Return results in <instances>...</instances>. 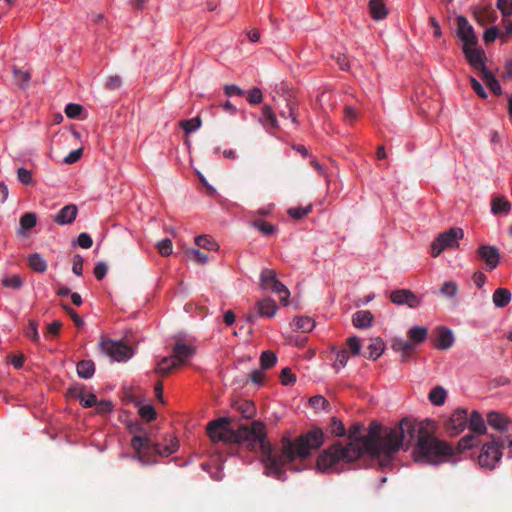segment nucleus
Here are the masks:
<instances>
[{
	"mask_svg": "<svg viewBox=\"0 0 512 512\" xmlns=\"http://www.w3.org/2000/svg\"><path fill=\"white\" fill-rule=\"evenodd\" d=\"M296 330L307 333L315 327V322L310 317H298L293 323Z\"/></svg>",
	"mask_w": 512,
	"mask_h": 512,
	"instance_id": "32",
	"label": "nucleus"
},
{
	"mask_svg": "<svg viewBox=\"0 0 512 512\" xmlns=\"http://www.w3.org/2000/svg\"><path fill=\"white\" fill-rule=\"evenodd\" d=\"M277 362V356L274 352L267 350L262 352L260 356V363L263 369L272 368Z\"/></svg>",
	"mask_w": 512,
	"mask_h": 512,
	"instance_id": "36",
	"label": "nucleus"
},
{
	"mask_svg": "<svg viewBox=\"0 0 512 512\" xmlns=\"http://www.w3.org/2000/svg\"><path fill=\"white\" fill-rule=\"evenodd\" d=\"M263 95L259 88L255 87L248 93L247 100L251 104H260L262 102Z\"/></svg>",
	"mask_w": 512,
	"mask_h": 512,
	"instance_id": "54",
	"label": "nucleus"
},
{
	"mask_svg": "<svg viewBox=\"0 0 512 512\" xmlns=\"http://www.w3.org/2000/svg\"><path fill=\"white\" fill-rule=\"evenodd\" d=\"M178 368L172 355L163 357L158 363L155 372L161 376H167L173 369Z\"/></svg>",
	"mask_w": 512,
	"mask_h": 512,
	"instance_id": "25",
	"label": "nucleus"
},
{
	"mask_svg": "<svg viewBox=\"0 0 512 512\" xmlns=\"http://www.w3.org/2000/svg\"><path fill=\"white\" fill-rule=\"evenodd\" d=\"M195 243L198 247L216 251L219 248V245L214 241V239L207 235H201L195 238Z\"/></svg>",
	"mask_w": 512,
	"mask_h": 512,
	"instance_id": "33",
	"label": "nucleus"
},
{
	"mask_svg": "<svg viewBox=\"0 0 512 512\" xmlns=\"http://www.w3.org/2000/svg\"><path fill=\"white\" fill-rule=\"evenodd\" d=\"M502 442L491 436V441L483 444L478 455V462L482 467L489 469L495 467L503 455V450L507 449V445H503Z\"/></svg>",
	"mask_w": 512,
	"mask_h": 512,
	"instance_id": "6",
	"label": "nucleus"
},
{
	"mask_svg": "<svg viewBox=\"0 0 512 512\" xmlns=\"http://www.w3.org/2000/svg\"><path fill=\"white\" fill-rule=\"evenodd\" d=\"M481 76L482 80L486 83L492 93L495 95H500L502 93V88L499 81L489 70L481 74Z\"/></svg>",
	"mask_w": 512,
	"mask_h": 512,
	"instance_id": "30",
	"label": "nucleus"
},
{
	"mask_svg": "<svg viewBox=\"0 0 512 512\" xmlns=\"http://www.w3.org/2000/svg\"><path fill=\"white\" fill-rule=\"evenodd\" d=\"M475 18L480 25L494 22L497 18L494 10L485 8L482 11L475 13Z\"/></svg>",
	"mask_w": 512,
	"mask_h": 512,
	"instance_id": "34",
	"label": "nucleus"
},
{
	"mask_svg": "<svg viewBox=\"0 0 512 512\" xmlns=\"http://www.w3.org/2000/svg\"><path fill=\"white\" fill-rule=\"evenodd\" d=\"M363 426L354 423L348 429V443L336 442L320 453L317 468L321 472H340L364 454L376 458L381 467H388L395 454L408 450L415 443L413 457L416 462L438 464L452 456L453 448L434 436V424L426 420L415 422L404 418L394 427H382L371 422L367 434L361 436Z\"/></svg>",
	"mask_w": 512,
	"mask_h": 512,
	"instance_id": "1",
	"label": "nucleus"
},
{
	"mask_svg": "<svg viewBox=\"0 0 512 512\" xmlns=\"http://www.w3.org/2000/svg\"><path fill=\"white\" fill-rule=\"evenodd\" d=\"M497 8L504 17L512 15V0H497Z\"/></svg>",
	"mask_w": 512,
	"mask_h": 512,
	"instance_id": "50",
	"label": "nucleus"
},
{
	"mask_svg": "<svg viewBox=\"0 0 512 512\" xmlns=\"http://www.w3.org/2000/svg\"><path fill=\"white\" fill-rule=\"evenodd\" d=\"M463 52L474 69L478 70L481 74L488 71L484 63L485 54L483 50L477 49L475 46H467L463 47Z\"/></svg>",
	"mask_w": 512,
	"mask_h": 512,
	"instance_id": "12",
	"label": "nucleus"
},
{
	"mask_svg": "<svg viewBox=\"0 0 512 512\" xmlns=\"http://www.w3.org/2000/svg\"><path fill=\"white\" fill-rule=\"evenodd\" d=\"M347 346L352 355H358L361 350L360 340L357 337H350L347 339Z\"/></svg>",
	"mask_w": 512,
	"mask_h": 512,
	"instance_id": "57",
	"label": "nucleus"
},
{
	"mask_svg": "<svg viewBox=\"0 0 512 512\" xmlns=\"http://www.w3.org/2000/svg\"><path fill=\"white\" fill-rule=\"evenodd\" d=\"M349 360V353L346 349H342L337 351L336 359L333 364V367L338 370L341 367H345Z\"/></svg>",
	"mask_w": 512,
	"mask_h": 512,
	"instance_id": "45",
	"label": "nucleus"
},
{
	"mask_svg": "<svg viewBox=\"0 0 512 512\" xmlns=\"http://www.w3.org/2000/svg\"><path fill=\"white\" fill-rule=\"evenodd\" d=\"M14 79L21 88H25L31 79L30 74L27 71H22L17 68H14Z\"/></svg>",
	"mask_w": 512,
	"mask_h": 512,
	"instance_id": "40",
	"label": "nucleus"
},
{
	"mask_svg": "<svg viewBox=\"0 0 512 512\" xmlns=\"http://www.w3.org/2000/svg\"><path fill=\"white\" fill-rule=\"evenodd\" d=\"M262 115H263V119L266 120L269 123L271 128H273V129H278L279 128L277 118H276V116H275V114L272 111V108L270 106L265 105L263 107Z\"/></svg>",
	"mask_w": 512,
	"mask_h": 512,
	"instance_id": "41",
	"label": "nucleus"
},
{
	"mask_svg": "<svg viewBox=\"0 0 512 512\" xmlns=\"http://www.w3.org/2000/svg\"><path fill=\"white\" fill-rule=\"evenodd\" d=\"M2 284L3 286L8 288L19 289L22 286L23 282L18 275H12L4 278L2 280Z\"/></svg>",
	"mask_w": 512,
	"mask_h": 512,
	"instance_id": "49",
	"label": "nucleus"
},
{
	"mask_svg": "<svg viewBox=\"0 0 512 512\" xmlns=\"http://www.w3.org/2000/svg\"><path fill=\"white\" fill-rule=\"evenodd\" d=\"M253 225L266 236L272 235L276 230L274 225L264 220H255Z\"/></svg>",
	"mask_w": 512,
	"mask_h": 512,
	"instance_id": "43",
	"label": "nucleus"
},
{
	"mask_svg": "<svg viewBox=\"0 0 512 512\" xmlns=\"http://www.w3.org/2000/svg\"><path fill=\"white\" fill-rule=\"evenodd\" d=\"M368 358L372 360L378 359L384 352V343L380 338H375L368 346Z\"/></svg>",
	"mask_w": 512,
	"mask_h": 512,
	"instance_id": "29",
	"label": "nucleus"
},
{
	"mask_svg": "<svg viewBox=\"0 0 512 512\" xmlns=\"http://www.w3.org/2000/svg\"><path fill=\"white\" fill-rule=\"evenodd\" d=\"M139 414L142 418L149 422L154 420L157 416L155 409L151 405L142 406L139 409Z\"/></svg>",
	"mask_w": 512,
	"mask_h": 512,
	"instance_id": "51",
	"label": "nucleus"
},
{
	"mask_svg": "<svg viewBox=\"0 0 512 512\" xmlns=\"http://www.w3.org/2000/svg\"><path fill=\"white\" fill-rule=\"evenodd\" d=\"M390 299L394 304L407 305L410 308L418 307L421 302V299L409 289H398L392 291Z\"/></svg>",
	"mask_w": 512,
	"mask_h": 512,
	"instance_id": "11",
	"label": "nucleus"
},
{
	"mask_svg": "<svg viewBox=\"0 0 512 512\" xmlns=\"http://www.w3.org/2000/svg\"><path fill=\"white\" fill-rule=\"evenodd\" d=\"M188 254L191 258L199 264H205L208 261V257L206 254L200 252L197 249H191L188 251Z\"/></svg>",
	"mask_w": 512,
	"mask_h": 512,
	"instance_id": "62",
	"label": "nucleus"
},
{
	"mask_svg": "<svg viewBox=\"0 0 512 512\" xmlns=\"http://www.w3.org/2000/svg\"><path fill=\"white\" fill-rule=\"evenodd\" d=\"M172 353V357L177 367H180L186 364L193 357L195 354V347L178 341L175 343Z\"/></svg>",
	"mask_w": 512,
	"mask_h": 512,
	"instance_id": "13",
	"label": "nucleus"
},
{
	"mask_svg": "<svg viewBox=\"0 0 512 512\" xmlns=\"http://www.w3.org/2000/svg\"><path fill=\"white\" fill-rule=\"evenodd\" d=\"M468 426L472 433L465 435L459 440L457 446L459 452L471 449L477 445V436L483 435L487 429L482 415L476 410H473L470 416H468Z\"/></svg>",
	"mask_w": 512,
	"mask_h": 512,
	"instance_id": "5",
	"label": "nucleus"
},
{
	"mask_svg": "<svg viewBox=\"0 0 512 512\" xmlns=\"http://www.w3.org/2000/svg\"><path fill=\"white\" fill-rule=\"evenodd\" d=\"M201 118L199 116L191 118L189 120H183L180 122V126L183 130L189 134L198 130L201 126Z\"/></svg>",
	"mask_w": 512,
	"mask_h": 512,
	"instance_id": "37",
	"label": "nucleus"
},
{
	"mask_svg": "<svg viewBox=\"0 0 512 512\" xmlns=\"http://www.w3.org/2000/svg\"><path fill=\"white\" fill-rule=\"evenodd\" d=\"M258 313L263 317H273L277 312V305L274 300L265 298L257 303Z\"/></svg>",
	"mask_w": 512,
	"mask_h": 512,
	"instance_id": "23",
	"label": "nucleus"
},
{
	"mask_svg": "<svg viewBox=\"0 0 512 512\" xmlns=\"http://www.w3.org/2000/svg\"><path fill=\"white\" fill-rule=\"evenodd\" d=\"M70 393L75 398L79 399L82 406L85 408H90L92 406H95L97 404V398L94 394H88L87 396L84 393V387H73L70 390Z\"/></svg>",
	"mask_w": 512,
	"mask_h": 512,
	"instance_id": "20",
	"label": "nucleus"
},
{
	"mask_svg": "<svg viewBox=\"0 0 512 512\" xmlns=\"http://www.w3.org/2000/svg\"><path fill=\"white\" fill-rule=\"evenodd\" d=\"M373 314L367 310L357 311L353 314L352 322L356 328H368L372 325Z\"/></svg>",
	"mask_w": 512,
	"mask_h": 512,
	"instance_id": "21",
	"label": "nucleus"
},
{
	"mask_svg": "<svg viewBox=\"0 0 512 512\" xmlns=\"http://www.w3.org/2000/svg\"><path fill=\"white\" fill-rule=\"evenodd\" d=\"M233 408L245 419H252L256 414V406L250 400H238L233 404Z\"/></svg>",
	"mask_w": 512,
	"mask_h": 512,
	"instance_id": "19",
	"label": "nucleus"
},
{
	"mask_svg": "<svg viewBox=\"0 0 512 512\" xmlns=\"http://www.w3.org/2000/svg\"><path fill=\"white\" fill-rule=\"evenodd\" d=\"M478 254L485 261L487 270H494L500 261V253L498 248L492 245H481L478 248Z\"/></svg>",
	"mask_w": 512,
	"mask_h": 512,
	"instance_id": "14",
	"label": "nucleus"
},
{
	"mask_svg": "<svg viewBox=\"0 0 512 512\" xmlns=\"http://www.w3.org/2000/svg\"><path fill=\"white\" fill-rule=\"evenodd\" d=\"M279 115L285 119L291 118L293 124H298L295 103L293 101H289L287 103V110L279 112Z\"/></svg>",
	"mask_w": 512,
	"mask_h": 512,
	"instance_id": "42",
	"label": "nucleus"
},
{
	"mask_svg": "<svg viewBox=\"0 0 512 512\" xmlns=\"http://www.w3.org/2000/svg\"><path fill=\"white\" fill-rule=\"evenodd\" d=\"M312 210V206L308 205L307 207H297L288 209V214L295 220H300L307 214H309Z\"/></svg>",
	"mask_w": 512,
	"mask_h": 512,
	"instance_id": "44",
	"label": "nucleus"
},
{
	"mask_svg": "<svg viewBox=\"0 0 512 512\" xmlns=\"http://www.w3.org/2000/svg\"><path fill=\"white\" fill-rule=\"evenodd\" d=\"M95 373V364L92 360H82L77 364V374L83 379H90Z\"/></svg>",
	"mask_w": 512,
	"mask_h": 512,
	"instance_id": "27",
	"label": "nucleus"
},
{
	"mask_svg": "<svg viewBox=\"0 0 512 512\" xmlns=\"http://www.w3.org/2000/svg\"><path fill=\"white\" fill-rule=\"evenodd\" d=\"M457 33L459 38L463 41V47L476 46L478 43L477 36L474 33L473 27L464 16L457 17Z\"/></svg>",
	"mask_w": 512,
	"mask_h": 512,
	"instance_id": "10",
	"label": "nucleus"
},
{
	"mask_svg": "<svg viewBox=\"0 0 512 512\" xmlns=\"http://www.w3.org/2000/svg\"><path fill=\"white\" fill-rule=\"evenodd\" d=\"M78 208L75 204L64 206L54 217L53 220L58 225L71 224L77 217Z\"/></svg>",
	"mask_w": 512,
	"mask_h": 512,
	"instance_id": "16",
	"label": "nucleus"
},
{
	"mask_svg": "<svg viewBox=\"0 0 512 512\" xmlns=\"http://www.w3.org/2000/svg\"><path fill=\"white\" fill-rule=\"evenodd\" d=\"M228 418H219L210 422L207 426V434L213 442L246 444L247 448L260 450L265 473L279 480H284L285 467L296 459H305L313 450L319 449L325 441L324 431L313 426L294 440L284 437L281 447L276 450L266 440L265 425L261 421H253L251 424L240 425L236 430L228 426Z\"/></svg>",
	"mask_w": 512,
	"mask_h": 512,
	"instance_id": "2",
	"label": "nucleus"
},
{
	"mask_svg": "<svg viewBox=\"0 0 512 512\" xmlns=\"http://www.w3.org/2000/svg\"><path fill=\"white\" fill-rule=\"evenodd\" d=\"M82 154H83V150L82 149H75V150L71 151L64 158V163H66V164H73V163L77 162L81 158Z\"/></svg>",
	"mask_w": 512,
	"mask_h": 512,
	"instance_id": "64",
	"label": "nucleus"
},
{
	"mask_svg": "<svg viewBox=\"0 0 512 512\" xmlns=\"http://www.w3.org/2000/svg\"><path fill=\"white\" fill-rule=\"evenodd\" d=\"M511 292L506 288H498L493 293V303L496 307H506L511 301Z\"/></svg>",
	"mask_w": 512,
	"mask_h": 512,
	"instance_id": "24",
	"label": "nucleus"
},
{
	"mask_svg": "<svg viewBox=\"0 0 512 512\" xmlns=\"http://www.w3.org/2000/svg\"><path fill=\"white\" fill-rule=\"evenodd\" d=\"M464 232L461 228H450L440 233L431 244V254L433 257L439 256L445 249L458 246V240L462 239Z\"/></svg>",
	"mask_w": 512,
	"mask_h": 512,
	"instance_id": "7",
	"label": "nucleus"
},
{
	"mask_svg": "<svg viewBox=\"0 0 512 512\" xmlns=\"http://www.w3.org/2000/svg\"><path fill=\"white\" fill-rule=\"evenodd\" d=\"M329 431L332 435L337 437H342L346 434V429L343 422L336 417L331 419Z\"/></svg>",
	"mask_w": 512,
	"mask_h": 512,
	"instance_id": "38",
	"label": "nucleus"
},
{
	"mask_svg": "<svg viewBox=\"0 0 512 512\" xmlns=\"http://www.w3.org/2000/svg\"><path fill=\"white\" fill-rule=\"evenodd\" d=\"M437 340L435 346L438 349L446 350L449 349L454 343V337L451 330L445 327H439L437 329Z\"/></svg>",
	"mask_w": 512,
	"mask_h": 512,
	"instance_id": "18",
	"label": "nucleus"
},
{
	"mask_svg": "<svg viewBox=\"0 0 512 512\" xmlns=\"http://www.w3.org/2000/svg\"><path fill=\"white\" fill-rule=\"evenodd\" d=\"M391 347L394 351L401 353V360L403 362L409 359L410 354L414 350V344L412 342L401 338L393 339Z\"/></svg>",
	"mask_w": 512,
	"mask_h": 512,
	"instance_id": "17",
	"label": "nucleus"
},
{
	"mask_svg": "<svg viewBox=\"0 0 512 512\" xmlns=\"http://www.w3.org/2000/svg\"><path fill=\"white\" fill-rule=\"evenodd\" d=\"M26 335L32 339L34 342L39 341V334L37 329V323L35 321H30L28 327L26 329Z\"/></svg>",
	"mask_w": 512,
	"mask_h": 512,
	"instance_id": "61",
	"label": "nucleus"
},
{
	"mask_svg": "<svg viewBox=\"0 0 512 512\" xmlns=\"http://www.w3.org/2000/svg\"><path fill=\"white\" fill-rule=\"evenodd\" d=\"M369 11H370L371 17L376 21L383 20L388 15V10H387L383 0H370L369 1Z\"/></svg>",
	"mask_w": 512,
	"mask_h": 512,
	"instance_id": "22",
	"label": "nucleus"
},
{
	"mask_svg": "<svg viewBox=\"0 0 512 512\" xmlns=\"http://www.w3.org/2000/svg\"><path fill=\"white\" fill-rule=\"evenodd\" d=\"M28 264L32 270H34L35 272H38V273H43L47 270L46 261L38 253H34L29 256Z\"/></svg>",
	"mask_w": 512,
	"mask_h": 512,
	"instance_id": "28",
	"label": "nucleus"
},
{
	"mask_svg": "<svg viewBox=\"0 0 512 512\" xmlns=\"http://www.w3.org/2000/svg\"><path fill=\"white\" fill-rule=\"evenodd\" d=\"M77 242L78 245L84 249H89L93 244L91 236L84 232L79 234Z\"/></svg>",
	"mask_w": 512,
	"mask_h": 512,
	"instance_id": "63",
	"label": "nucleus"
},
{
	"mask_svg": "<svg viewBox=\"0 0 512 512\" xmlns=\"http://www.w3.org/2000/svg\"><path fill=\"white\" fill-rule=\"evenodd\" d=\"M157 248H158L159 253L162 256H164V257L169 256L172 254V249H173L172 241L168 238L163 239L160 242H158Z\"/></svg>",
	"mask_w": 512,
	"mask_h": 512,
	"instance_id": "48",
	"label": "nucleus"
},
{
	"mask_svg": "<svg viewBox=\"0 0 512 512\" xmlns=\"http://www.w3.org/2000/svg\"><path fill=\"white\" fill-rule=\"evenodd\" d=\"M101 350L115 361H126L133 356V350L130 346L120 341L103 339L100 342Z\"/></svg>",
	"mask_w": 512,
	"mask_h": 512,
	"instance_id": "8",
	"label": "nucleus"
},
{
	"mask_svg": "<svg viewBox=\"0 0 512 512\" xmlns=\"http://www.w3.org/2000/svg\"><path fill=\"white\" fill-rule=\"evenodd\" d=\"M131 446L136 452V458L143 465L155 463V456L168 457L178 449V440L169 439L165 445L153 442L148 436L135 435L131 440Z\"/></svg>",
	"mask_w": 512,
	"mask_h": 512,
	"instance_id": "3",
	"label": "nucleus"
},
{
	"mask_svg": "<svg viewBox=\"0 0 512 512\" xmlns=\"http://www.w3.org/2000/svg\"><path fill=\"white\" fill-rule=\"evenodd\" d=\"M446 399V391L441 387L437 386L433 388L429 393V400L437 406L444 404Z\"/></svg>",
	"mask_w": 512,
	"mask_h": 512,
	"instance_id": "35",
	"label": "nucleus"
},
{
	"mask_svg": "<svg viewBox=\"0 0 512 512\" xmlns=\"http://www.w3.org/2000/svg\"><path fill=\"white\" fill-rule=\"evenodd\" d=\"M83 110V107L79 104L70 103L65 108V113L69 118H77Z\"/></svg>",
	"mask_w": 512,
	"mask_h": 512,
	"instance_id": "52",
	"label": "nucleus"
},
{
	"mask_svg": "<svg viewBox=\"0 0 512 512\" xmlns=\"http://www.w3.org/2000/svg\"><path fill=\"white\" fill-rule=\"evenodd\" d=\"M122 85V79L118 75L109 76L106 80L105 87L109 90H115Z\"/></svg>",
	"mask_w": 512,
	"mask_h": 512,
	"instance_id": "58",
	"label": "nucleus"
},
{
	"mask_svg": "<svg viewBox=\"0 0 512 512\" xmlns=\"http://www.w3.org/2000/svg\"><path fill=\"white\" fill-rule=\"evenodd\" d=\"M470 83H471L472 89L480 98L485 99L487 97V93L479 81H477L475 78L471 77Z\"/></svg>",
	"mask_w": 512,
	"mask_h": 512,
	"instance_id": "60",
	"label": "nucleus"
},
{
	"mask_svg": "<svg viewBox=\"0 0 512 512\" xmlns=\"http://www.w3.org/2000/svg\"><path fill=\"white\" fill-rule=\"evenodd\" d=\"M96 410L99 414L106 415L113 410V404L111 401L102 400L100 402L97 401Z\"/></svg>",
	"mask_w": 512,
	"mask_h": 512,
	"instance_id": "55",
	"label": "nucleus"
},
{
	"mask_svg": "<svg viewBox=\"0 0 512 512\" xmlns=\"http://www.w3.org/2000/svg\"><path fill=\"white\" fill-rule=\"evenodd\" d=\"M487 423L498 431V435L493 436L507 445V457L512 458V420L502 413L492 411L487 414Z\"/></svg>",
	"mask_w": 512,
	"mask_h": 512,
	"instance_id": "4",
	"label": "nucleus"
},
{
	"mask_svg": "<svg viewBox=\"0 0 512 512\" xmlns=\"http://www.w3.org/2000/svg\"><path fill=\"white\" fill-rule=\"evenodd\" d=\"M17 176L18 180L25 185H29L33 181L31 171L25 168H19L17 171Z\"/></svg>",
	"mask_w": 512,
	"mask_h": 512,
	"instance_id": "56",
	"label": "nucleus"
},
{
	"mask_svg": "<svg viewBox=\"0 0 512 512\" xmlns=\"http://www.w3.org/2000/svg\"><path fill=\"white\" fill-rule=\"evenodd\" d=\"M260 285H261L262 289L271 290L272 292L275 289H280V290L282 289V291L284 290V284L281 283L276 278V273L272 269L262 270V272L260 274Z\"/></svg>",
	"mask_w": 512,
	"mask_h": 512,
	"instance_id": "15",
	"label": "nucleus"
},
{
	"mask_svg": "<svg viewBox=\"0 0 512 512\" xmlns=\"http://www.w3.org/2000/svg\"><path fill=\"white\" fill-rule=\"evenodd\" d=\"M441 293L446 297H454L458 292V286L454 281H447L441 287Z\"/></svg>",
	"mask_w": 512,
	"mask_h": 512,
	"instance_id": "46",
	"label": "nucleus"
},
{
	"mask_svg": "<svg viewBox=\"0 0 512 512\" xmlns=\"http://www.w3.org/2000/svg\"><path fill=\"white\" fill-rule=\"evenodd\" d=\"M63 309L66 311V313L72 318L74 324L80 328L84 325L83 319L77 314V312L72 309L69 305L65 304L63 305Z\"/></svg>",
	"mask_w": 512,
	"mask_h": 512,
	"instance_id": "53",
	"label": "nucleus"
},
{
	"mask_svg": "<svg viewBox=\"0 0 512 512\" xmlns=\"http://www.w3.org/2000/svg\"><path fill=\"white\" fill-rule=\"evenodd\" d=\"M280 379H281V383L285 386L292 385L296 382L295 375L292 373L291 369L288 367L282 369V371L280 373Z\"/></svg>",
	"mask_w": 512,
	"mask_h": 512,
	"instance_id": "47",
	"label": "nucleus"
},
{
	"mask_svg": "<svg viewBox=\"0 0 512 512\" xmlns=\"http://www.w3.org/2000/svg\"><path fill=\"white\" fill-rule=\"evenodd\" d=\"M491 210L494 214H507L511 210V203L503 196L494 197L491 202Z\"/></svg>",
	"mask_w": 512,
	"mask_h": 512,
	"instance_id": "26",
	"label": "nucleus"
},
{
	"mask_svg": "<svg viewBox=\"0 0 512 512\" xmlns=\"http://www.w3.org/2000/svg\"><path fill=\"white\" fill-rule=\"evenodd\" d=\"M72 271L75 275L81 276L83 272V258L80 255H74L72 259Z\"/></svg>",
	"mask_w": 512,
	"mask_h": 512,
	"instance_id": "59",
	"label": "nucleus"
},
{
	"mask_svg": "<svg viewBox=\"0 0 512 512\" xmlns=\"http://www.w3.org/2000/svg\"><path fill=\"white\" fill-rule=\"evenodd\" d=\"M407 334L413 344H418L426 339L428 330L425 327L415 326L411 328Z\"/></svg>",
	"mask_w": 512,
	"mask_h": 512,
	"instance_id": "31",
	"label": "nucleus"
},
{
	"mask_svg": "<svg viewBox=\"0 0 512 512\" xmlns=\"http://www.w3.org/2000/svg\"><path fill=\"white\" fill-rule=\"evenodd\" d=\"M468 424V411L463 408L456 409L448 420H446L444 427L450 436H457L466 428Z\"/></svg>",
	"mask_w": 512,
	"mask_h": 512,
	"instance_id": "9",
	"label": "nucleus"
},
{
	"mask_svg": "<svg viewBox=\"0 0 512 512\" xmlns=\"http://www.w3.org/2000/svg\"><path fill=\"white\" fill-rule=\"evenodd\" d=\"M37 217L35 213L28 212L20 218V226L22 230H29L36 225Z\"/></svg>",
	"mask_w": 512,
	"mask_h": 512,
	"instance_id": "39",
	"label": "nucleus"
}]
</instances>
